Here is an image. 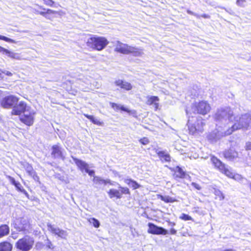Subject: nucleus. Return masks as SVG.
I'll use <instances>...</instances> for the list:
<instances>
[{
    "mask_svg": "<svg viewBox=\"0 0 251 251\" xmlns=\"http://www.w3.org/2000/svg\"><path fill=\"white\" fill-rule=\"evenodd\" d=\"M114 51L124 54H131L135 56H140L142 53L141 50L120 41L116 42Z\"/></svg>",
    "mask_w": 251,
    "mask_h": 251,
    "instance_id": "1",
    "label": "nucleus"
},
{
    "mask_svg": "<svg viewBox=\"0 0 251 251\" xmlns=\"http://www.w3.org/2000/svg\"><path fill=\"white\" fill-rule=\"evenodd\" d=\"M32 12L36 15H40L46 19L52 20L57 15H60V12L50 8H46L43 5L35 3L32 7Z\"/></svg>",
    "mask_w": 251,
    "mask_h": 251,
    "instance_id": "2",
    "label": "nucleus"
},
{
    "mask_svg": "<svg viewBox=\"0 0 251 251\" xmlns=\"http://www.w3.org/2000/svg\"><path fill=\"white\" fill-rule=\"evenodd\" d=\"M108 43V41L104 37L93 36L88 39L86 45L93 50L100 51L104 49Z\"/></svg>",
    "mask_w": 251,
    "mask_h": 251,
    "instance_id": "3",
    "label": "nucleus"
},
{
    "mask_svg": "<svg viewBox=\"0 0 251 251\" xmlns=\"http://www.w3.org/2000/svg\"><path fill=\"white\" fill-rule=\"evenodd\" d=\"M34 245V239L29 236H24L15 243L16 248L20 251H29Z\"/></svg>",
    "mask_w": 251,
    "mask_h": 251,
    "instance_id": "4",
    "label": "nucleus"
},
{
    "mask_svg": "<svg viewBox=\"0 0 251 251\" xmlns=\"http://www.w3.org/2000/svg\"><path fill=\"white\" fill-rule=\"evenodd\" d=\"M210 161L214 166V168L219 170L220 172L224 174L227 177L234 178V174L227 168L224 163H223L217 157L212 155L211 156Z\"/></svg>",
    "mask_w": 251,
    "mask_h": 251,
    "instance_id": "5",
    "label": "nucleus"
},
{
    "mask_svg": "<svg viewBox=\"0 0 251 251\" xmlns=\"http://www.w3.org/2000/svg\"><path fill=\"white\" fill-rule=\"evenodd\" d=\"M193 107L197 114L202 115H205L208 114L211 109L208 102L203 100L194 103Z\"/></svg>",
    "mask_w": 251,
    "mask_h": 251,
    "instance_id": "6",
    "label": "nucleus"
},
{
    "mask_svg": "<svg viewBox=\"0 0 251 251\" xmlns=\"http://www.w3.org/2000/svg\"><path fill=\"white\" fill-rule=\"evenodd\" d=\"M204 126V120L198 119L195 123L188 124V133L192 135H198L203 132Z\"/></svg>",
    "mask_w": 251,
    "mask_h": 251,
    "instance_id": "7",
    "label": "nucleus"
},
{
    "mask_svg": "<svg viewBox=\"0 0 251 251\" xmlns=\"http://www.w3.org/2000/svg\"><path fill=\"white\" fill-rule=\"evenodd\" d=\"M14 227L18 231L25 233L31 228V225L28 220L20 217L16 220Z\"/></svg>",
    "mask_w": 251,
    "mask_h": 251,
    "instance_id": "8",
    "label": "nucleus"
},
{
    "mask_svg": "<svg viewBox=\"0 0 251 251\" xmlns=\"http://www.w3.org/2000/svg\"><path fill=\"white\" fill-rule=\"evenodd\" d=\"M19 98L14 95L5 96L0 101L1 106L4 108H11L18 103Z\"/></svg>",
    "mask_w": 251,
    "mask_h": 251,
    "instance_id": "9",
    "label": "nucleus"
},
{
    "mask_svg": "<svg viewBox=\"0 0 251 251\" xmlns=\"http://www.w3.org/2000/svg\"><path fill=\"white\" fill-rule=\"evenodd\" d=\"M120 190L110 189L108 192L107 194L110 199L116 198L120 199L122 198V195H130V192L129 189L126 187H119Z\"/></svg>",
    "mask_w": 251,
    "mask_h": 251,
    "instance_id": "10",
    "label": "nucleus"
},
{
    "mask_svg": "<svg viewBox=\"0 0 251 251\" xmlns=\"http://www.w3.org/2000/svg\"><path fill=\"white\" fill-rule=\"evenodd\" d=\"M148 226V233L153 235H166L168 233V231L163 227L158 226L153 223H149Z\"/></svg>",
    "mask_w": 251,
    "mask_h": 251,
    "instance_id": "11",
    "label": "nucleus"
},
{
    "mask_svg": "<svg viewBox=\"0 0 251 251\" xmlns=\"http://www.w3.org/2000/svg\"><path fill=\"white\" fill-rule=\"evenodd\" d=\"M26 103L24 101H21L18 104L14 105L12 107L11 114L12 115H21L26 111Z\"/></svg>",
    "mask_w": 251,
    "mask_h": 251,
    "instance_id": "12",
    "label": "nucleus"
},
{
    "mask_svg": "<svg viewBox=\"0 0 251 251\" xmlns=\"http://www.w3.org/2000/svg\"><path fill=\"white\" fill-rule=\"evenodd\" d=\"M35 115V112H30L28 114H24L20 117V121L27 126H32L34 122Z\"/></svg>",
    "mask_w": 251,
    "mask_h": 251,
    "instance_id": "13",
    "label": "nucleus"
},
{
    "mask_svg": "<svg viewBox=\"0 0 251 251\" xmlns=\"http://www.w3.org/2000/svg\"><path fill=\"white\" fill-rule=\"evenodd\" d=\"M21 164L29 176H31L35 181H39V177L31 164L24 162H21Z\"/></svg>",
    "mask_w": 251,
    "mask_h": 251,
    "instance_id": "14",
    "label": "nucleus"
},
{
    "mask_svg": "<svg viewBox=\"0 0 251 251\" xmlns=\"http://www.w3.org/2000/svg\"><path fill=\"white\" fill-rule=\"evenodd\" d=\"M111 107L116 111L121 110L132 115L134 117H137V111L135 110H130L123 105H119L115 102L110 103Z\"/></svg>",
    "mask_w": 251,
    "mask_h": 251,
    "instance_id": "15",
    "label": "nucleus"
},
{
    "mask_svg": "<svg viewBox=\"0 0 251 251\" xmlns=\"http://www.w3.org/2000/svg\"><path fill=\"white\" fill-rule=\"evenodd\" d=\"M171 170L173 172V176L175 179H184L187 176V173L178 166L171 169Z\"/></svg>",
    "mask_w": 251,
    "mask_h": 251,
    "instance_id": "16",
    "label": "nucleus"
},
{
    "mask_svg": "<svg viewBox=\"0 0 251 251\" xmlns=\"http://www.w3.org/2000/svg\"><path fill=\"white\" fill-rule=\"evenodd\" d=\"M114 83L116 86L125 91H130L133 88V86L130 83L122 79L116 80Z\"/></svg>",
    "mask_w": 251,
    "mask_h": 251,
    "instance_id": "17",
    "label": "nucleus"
},
{
    "mask_svg": "<svg viewBox=\"0 0 251 251\" xmlns=\"http://www.w3.org/2000/svg\"><path fill=\"white\" fill-rule=\"evenodd\" d=\"M52 151L51 155L53 158H60L64 160L65 156L61 150V148L58 145H54L51 147Z\"/></svg>",
    "mask_w": 251,
    "mask_h": 251,
    "instance_id": "18",
    "label": "nucleus"
},
{
    "mask_svg": "<svg viewBox=\"0 0 251 251\" xmlns=\"http://www.w3.org/2000/svg\"><path fill=\"white\" fill-rule=\"evenodd\" d=\"M9 179L11 183L15 186L16 189L22 193H23L27 198H29V194L23 188L21 183L19 182H17L15 179L11 176H9Z\"/></svg>",
    "mask_w": 251,
    "mask_h": 251,
    "instance_id": "19",
    "label": "nucleus"
},
{
    "mask_svg": "<svg viewBox=\"0 0 251 251\" xmlns=\"http://www.w3.org/2000/svg\"><path fill=\"white\" fill-rule=\"evenodd\" d=\"M146 104L148 105H153L155 110H157L159 107L158 101L159 99L157 96H148L147 98Z\"/></svg>",
    "mask_w": 251,
    "mask_h": 251,
    "instance_id": "20",
    "label": "nucleus"
},
{
    "mask_svg": "<svg viewBox=\"0 0 251 251\" xmlns=\"http://www.w3.org/2000/svg\"><path fill=\"white\" fill-rule=\"evenodd\" d=\"M157 155L162 162H169L171 161L170 154L165 151H159L156 152Z\"/></svg>",
    "mask_w": 251,
    "mask_h": 251,
    "instance_id": "21",
    "label": "nucleus"
},
{
    "mask_svg": "<svg viewBox=\"0 0 251 251\" xmlns=\"http://www.w3.org/2000/svg\"><path fill=\"white\" fill-rule=\"evenodd\" d=\"M73 159L76 165L81 171H85L89 168L88 165L84 161L75 157H73Z\"/></svg>",
    "mask_w": 251,
    "mask_h": 251,
    "instance_id": "22",
    "label": "nucleus"
},
{
    "mask_svg": "<svg viewBox=\"0 0 251 251\" xmlns=\"http://www.w3.org/2000/svg\"><path fill=\"white\" fill-rule=\"evenodd\" d=\"M12 244L7 241H3L0 242V251H12Z\"/></svg>",
    "mask_w": 251,
    "mask_h": 251,
    "instance_id": "23",
    "label": "nucleus"
},
{
    "mask_svg": "<svg viewBox=\"0 0 251 251\" xmlns=\"http://www.w3.org/2000/svg\"><path fill=\"white\" fill-rule=\"evenodd\" d=\"M50 230L52 233L57 235L62 238H65L67 235V233L65 230L60 229L58 228L50 227Z\"/></svg>",
    "mask_w": 251,
    "mask_h": 251,
    "instance_id": "24",
    "label": "nucleus"
},
{
    "mask_svg": "<svg viewBox=\"0 0 251 251\" xmlns=\"http://www.w3.org/2000/svg\"><path fill=\"white\" fill-rule=\"evenodd\" d=\"M93 181L94 184L96 185H107V184H109L110 185L112 184L110 180L109 179H103L100 177L99 176H94L93 178Z\"/></svg>",
    "mask_w": 251,
    "mask_h": 251,
    "instance_id": "25",
    "label": "nucleus"
},
{
    "mask_svg": "<svg viewBox=\"0 0 251 251\" xmlns=\"http://www.w3.org/2000/svg\"><path fill=\"white\" fill-rule=\"evenodd\" d=\"M224 155L226 158L233 159L237 157L238 153L235 150L229 149L224 151Z\"/></svg>",
    "mask_w": 251,
    "mask_h": 251,
    "instance_id": "26",
    "label": "nucleus"
},
{
    "mask_svg": "<svg viewBox=\"0 0 251 251\" xmlns=\"http://www.w3.org/2000/svg\"><path fill=\"white\" fill-rule=\"evenodd\" d=\"M10 232L9 226L6 224L0 225V239L8 235Z\"/></svg>",
    "mask_w": 251,
    "mask_h": 251,
    "instance_id": "27",
    "label": "nucleus"
},
{
    "mask_svg": "<svg viewBox=\"0 0 251 251\" xmlns=\"http://www.w3.org/2000/svg\"><path fill=\"white\" fill-rule=\"evenodd\" d=\"M157 197L165 203H173L177 201L176 198L168 196H164L162 195L158 194L157 195Z\"/></svg>",
    "mask_w": 251,
    "mask_h": 251,
    "instance_id": "28",
    "label": "nucleus"
},
{
    "mask_svg": "<svg viewBox=\"0 0 251 251\" xmlns=\"http://www.w3.org/2000/svg\"><path fill=\"white\" fill-rule=\"evenodd\" d=\"M125 182L128 185L131 186L133 189H138L141 187V185L136 181L131 178H127L125 179Z\"/></svg>",
    "mask_w": 251,
    "mask_h": 251,
    "instance_id": "29",
    "label": "nucleus"
},
{
    "mask_svg": "<svg viewBox=\"0 0 251 251\" xmlns=\"http://www.w3.org/2000/svg\"><path fill=\"white\" fill-rule=\"evenodd\" d=\"M213 193L215 196V199L219 200V201H223L225 199V196L223 193L218 189L214 188Z\"/></svg>",
    "mask_w": 251,
    "mask_h": 251,
    "instance_id": "30",
    "label": "nucleus"
},
{
    "mask_svg": "<svg viewBox=\"0 0 251 251\" xmlns=\"http://www.w3.org/2000/svg\"><path fill=\"white\" fill-rule=\"evenodd\" d=\"M241 129H243V126L241 124L239 120L237 122L234 123V124L231 127V128L228 129V130H230V131H229L228 132V134L232 133L233 131L235 130Z\"/></svg>",
    "mask_w": 251,
    "mask_h": 251,
    "instance_id": "31",
    "label": "nucleus"
},
{
    "mask_svg": "<svg viewBox=\"0 0 251 251\" xmlns=\"http://www.w3.org/2000/svg\"><path fill=\"white\" fill-rule=\"evenodd\" d=\"M84 116L90 120V121L93 123L94 124L98 125V126H101L102 124V123L101 122H100L99 120H98L97 119H96L92 115H90L87 114H84Z\"/></svg>",
    "mask_w": 251,
    "mask_h": 251,
    "instance_id": "32",
    "label": "nucleus"
},
{
    "mask_svg": "<svg viewBox=\"0 0 251 251\" xmlns=\"http://www.w3.org/2000/svg\"><path fill=\"white\" fill-rule=\"evenodd\" d=\"M239 120L241 124L242 125L243 129H247L249 128L250 124V120H249L248 118L245 119L241 118H240Z\"/></svg>",
    "mask_w": 251,
    "mask_h": 251,
    "instance_id": "33",
    "label": "nucleus"
},
{
    "mask_svg": "<svg viewBox=\"0 0 251 251\" xmlns=\"http://www.w3.org/2000/svg\"><path fill=\"white\" fill-rule=\"evenodd\" d=\"M88 221L91 224H92L93 226L96 228H98L100 226V224L99 221L95 218H90Z\"/></svg>",
    "mask_w": 251,
    "mask_h": 251,
    "instance_id": "34",
    "label": "nucleus"
},
{
    "mask_svg": "<svg viewBox=\"0 0 251 251\" xmlns=\"http://www.w3.org/2000/svg\"><path fill=\"white\" fill-rule=\"evenodd\" d=\"M179 219L183 221H193L192 218L189 215L185 213H182L179 217Z\"/></svg>",
    "mask_w": 251,
    "mask_h": 251,
    "instance_id": "35",
    "label": "nucleus"
},
{
    "mask_svg": "<svg viewBox=\"0 0 251 251\" xmlns=\"http://www.w3.org/2000/svg\"><path fill=\"white\" fill-rule=\"evenodd\" d=\"M139 141L143 145H146L150 143L149 139L146 137H144L140 139Z\"/></svg>",
    "mask_w": 251,
    "mask_h": 251,
    "instance_id": "36",
    "label": "nucleus"
},
{
    "mask_svg": "<svg viewBox=\"0 0 251 251\" xmlns=\"http://www.w3.org/2000/svg\"><path fill=\"white\" fill-rule=\"evenodd\" d=\"M0 40H3L7 42H9L11 43H15L16 41L13 39L7 38L5 36L0 35Z\"/></svg>",
    "mask_w": 251,
    "mask_h": 251,
    "instance_id": "37",
    "label": "nucleus"
},
{
    "mask_svg": "<svg viewBox=\"0 0 251 251\" xmlns=\"http://www.w3.org/2000/svg\"><path fill=\"white\" fill-rule=\"evenodd\" d=\"M246 2V0H236V4L240 7L244 6V4Z\"/></svg>",
    "mask_w": 251,
    "mask_h": 251,
    "instance_id": "38",
    "label": "nucleus"
},
{
    "mask_svg": "<svg viewBox=\"0 0 251 251\" xmlns=\"http://www.w3.org/2000/svg\"><path fill=\"white\" fill-rule=\"evenodd\" d=\"M0 52L5 53L7 54H10L11 52L8 50L0 46Z\"/></svg>",
    "mask_w": 251,
    "mask_h": 251,
    "instance_id": "39",
    "label": "nucleus"
},
{
    "mask_svg": "<svg viewBox=\"0 0 251 251\" xmlns=\"http://www.w3.org/2000/svg\"><path fill=\"white\" fill-rule=\"evenodd\" d=\"M192 186H193L194 188H195L196 189L198 190H200L201 189V186L200 184L195 183V182H192L191 183Z\"/></svg>",
    "mask_w": 251,
    "mask_h": 251,
    "instance_id": "40",
    "label": "nucleus"
},
{
    "mask_svg": "<svg viewBox=\"0 0 251 251\" xmlns=\"http://www.w3.org/2000/svg\"><path fill=\"white\" fill-rule=\"evenodd\" d=\"M85 172H86L88 174V175L90 176H94V175H95V172L93 170H90L89 169V168H88L86 170H85Z\"/></svg>",
    "mask_w": 251,
    "mask_h": 251,
    "instance_id": "41",
    "label": "nucleus"
},
{
    "mask_svg": "<svg viewBox=\"0 0 251 251\" xmlns=\"http://www.w3.org/2000/svg\"><path fill=\"white\" fill-rule=\"evenodd\" d=\"M245 149L246 150H251V142H248L246 143Z\"/></svg>",
    "mask_w": 251,
    "mask_h": 251,
    "instance_id": "42",
    "label": "nucleus"
},
{
    "mask_svg": "<svg viewBox=\"0 0 251 251\" xmlns=\"http://www.w3.org/2000/svg\"><path fill=\"white\" fill-rule=\"evenodd\" d=\"M177 231L174 228H171L170 229V233L172 235H175L176 234Z\"/></svg>",
    "mask_w": 251,
    "mask_h": 251,
    "instance_id": "43",
    "label": "nucleus"
},
{
    "mask_svg": "<svg viewBox=\"0 0 251 251\" xmlns=\"http://www.w3.org/2000/svg\"><path fill=\"white\" fill-rule=\"evenodd\" d=\"M2 73L5 74L6 75H7L8 76H12L13 75L12 73H11L10 72H8V71H7L6 72L2 71Z\"/></svg>",
    "mask_w": 251,
    "mask_h": 251,
    "instance_id": "44",
    "label": "nucleus"
},
{
    "mask_svg": "<svg viewBox=\"0 0 251 251\" xmlns=\"http://www.w3.org/2000/svg\"><path fill=\"white\" fill-rule=\"evenodd\" d=\"M67 82H69L70 84H72V82H71V80H68V81L67 82H64V83H63V85H67Z\"/></svg>",
    "mask_w": 251,
    "mask_h": 251,
    "instance_id": "45",
    "label": "nucleus"
},
{
    "mask_svg": "<svg viewBox=\"0 0 251 251\" xmlns=\"http://www.w3.org/2000/svg\"><path fill=\"white\" fill-rule=\"evenodd\" d=\"M2 72H0V79H2L3 78V76H2Z\"/></svg>",
    "mask_w": 251,
    "mask_h": 251,
    "instance_id": "46",
    "label": "nucleus"
},
{
    "mask_svg": "<svg viewBox=\"0 0 251 251\" xmlns=\"http://www.w3.org/2000/svg\"><path fill=\"white\" fill-rule=\"evenodd\" d=\"M175 225H176V224L174 222H173V223H171V226H175Z\"/></svg>",
    "mask_w": 251,
    "mask_h": 251,
    "instance_id": "47",
    "label": "nucleus"
}]
</instances>
